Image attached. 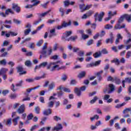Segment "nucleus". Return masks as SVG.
I'll list each match as a JSON object with an SVG mask.
<instances>
[{"label":"nucleus","instance_id":"7c9ffc66","mask_svg":"<svg viewBox=\"0 0 131 131\" xmlns=\"http://www.w3.org/2000/svg\"><path fill=\"white\" fill-rule=\"evenodd\" d=\"M112 63H115L116 65H119V64H120V61H119V59L115 58L114 60H112Z\"/></svg>","mask_w":131,"mask_h":131},{"label":"nucleus","instance_id":"a878e982","mask_svg":"<svg viewBox=\"0 0 131 131\" xmlns=\"http://www.w3.org/2000/svg\"><path fill=\"white\" fill-rule=\"evenodd\" d=\"M1 35L2 36H5H5L6 37H10V36L11 35V34L10 33H7V32L3 31L1 33Z\"/></svg>","mask_w":131,"mask_h":131},{"label":"nucleus","instance_id":"72a5a7b5","mask_svg":"<svg viewBox=\"0 0 131 131\" xmlns=\"http://www.w3.org/2000/svg\"><path fill=\"white\" fill-rule=\"evenodd\" d=\"M101 55H102V53H101V51L96 52L95 54L93 55L94 58H99V57H100Z\"/></svg>","mask_w":131,"mask_h":131},{"label":"nucleus","instance_id":"5701e85b","mask_svg":"<svg viewBox=\"0 0 131 131\" xmlns=\"http://www.w3.org/2000/svg\"><path fill=\"white\" fill-rule=\"evenodd\" d=\"M56 86V84L55 82H52L49 85V90L52 91V90H54V88Z\"/></svg>","mask_w":131,"mask_h":131},{"label":"nucleus","instance_id":"1a4fd4ad","mask_svg":"<svg viewBox=\"0 0 131 131\" xmlns=\"http://www.w3.org/2000/svg\"><path fill=\"white\" fill-rule=\"evenodd\" d=\"M17 111L19 114H23L24 111H25V105L22 104L18 109H17Z\"/></svg>","mask_w":131,"mask_h":131},{"label":"nucleus","instance_id":"603ef678","mask_svg":"<svg viewBox=\"0 0 131 131\" xmlns=\"http://www.w3.org/2000/svg\"><path fill=\"white\" fill-rule=\"evenodd\" d=\"M114 40V39L110 38L106 39V43H109V42H111V43H113Z\"/></svg>","mask_w":131,"mask_h":131},{"label":"nucleus","instance_id":"f257e3e1","mask_svg":"<svg viewBox=\"0 0 131 131\" xmlns=\"http://www.w3.org/2000/svg\"><path fill=\"white\" fill-rule=\"evenodd\" d=\"M48 62H43L41 63L38 66H36L35 67V70H36L37 69H40V68H45L46 66H47V68L51 72H53L56 70V68H59V64H60L62 65L63 64V62L61 60H58L56 62H51L48 64Z\"/></svg>","mask_w":131,"mask_h":131},{"label":"nucleus","instance_id":"864d4df0","mask_svg":"<svg viewBox=\"0 0 131 131\" xmlns=\"http://www.w3.org/2000/svg\"><path fill=\"white\" fill-rule=\"evenodd\" d=\"M41 78H45V75H43L42 76H40V77H38V76L35 77L34 78V80H39L40 79H41Z\"/></svg>","mask_w":131,"mask_h":131},{"label":"nucleus","instance_id":"ddd939ff","mask_svg":"<svg viewBox=\"0 0 131 131\" xmlns=\"http://www.w3.org/2000/svg\"><path fill=\"white\" fill-rule=\"evenodd\" d=\"M125 82H127L128 83H130V82H131V77L130 78H125V80H123L122 81V84L123 88H125Z\"/></svg>","mask_w":131,"mask_h":131},{"label":"nucleus","instance_id":"3c124183","mask_svg":"<svg viewBox=\"0 0 131 131\" xmlns=\"http://www.w3.org/2000/svg\"><path fill=\"white\" fill-rule=\"evenodd\" d=\"M42 43H43V40L41 39L37 42L36 46H37V47H40V46H41Z\"/></svg>","mask_w":131,"mask_h":131},{"label":"nucleus","instance_id":"f8f14e48","mask_svg":"<svg viewBox=\"0 0 131 131\" xmlns=\"http://www.w3.org/2000/svg\"><path fill=\"white\" fill-rule=\"evenodd\" d=\"M56 35H57V34H56V29H53L50 30L48 37H49V38H52L53 36H56Z\"/></svg>","mask_w":131,"mask_h":131},{"label":"nucleus","instance_id":"423d86ee","mask_svg":"<svg viewBox=\"0 0 131 131\" xmlns=\"http://www.w3.org/2000/svg\"><path fill=\"white\" fill-rule=\"evenodd\" d=\"M23 82V81H20L19 83L16 84V86L14 85V84H12L11 85V89L13 92H16L17 90H18V86H21L22 85V83Z\"/></svg>","mask_w":131,"mask_h":131},{"label":"nucleus","instance_id":"b1692460","mask_svg":"<svg viewBox=\"0 0 131 131\" xmlns=\"http://www.w3.org/2000/svg\"><path fill=\"white\" fill-rule=\"evenodd\" d=\"M20 119V117H17L13 119V123L14 125H17L18 124V120Z\"/></svg>","mask_w":131,"mask_h":131},{"label":"nucleus","instance_id":"a19ab883","mask_svg":"<svg viewBox=\"0 0 131 131\" xmlns=\"http://www.w3.org/2000/svg\"><path fill=\"white\" fill-rule=\"evenodd\" d=\"M90 119L91 121H94L95 119H96L97 120H98V119H99V116L98 115H95L93 117L90 118Z\"/></svg>","mask_w":131,"mask_h":131},{"label":"nucleus","instance_id":"20e7f679","mask_svg":"<svg viewBox=\"0 0 131 131\" xmlns=\"http://www.w3.org/2000/svg\"><path fill=\"white\" fill-rule=\"evenodd\" d=\"M86 89V87L85 86H83L80 88V89L76 88L75 89V93L78 96V97H80L81 96V91L83 92Z\"/></svg>","mask_w":131,"mask_h":131},{"label":"nucleus","instance_id":"13d9d810","mask_svg":"<svg viewBox=\"0 0 131 131\" xmlns=\"http://www.w3.org/2000/svg\"><path fill=\"white\" fill-rule=\"evenodd\" d=\"M25 65L26 66H27L28 67H29L31 66V61H30V60H27L25 62Z\"/></svg>","mask_w":131,"mask_h":131},{"label":"nucleus","instance_id":"c756f323","mask_svg":"<svg viewBox=\"0 0 131 131\" xmlns=\"http://www.w3.org/2000/svg\"><path fill=\"white\" fill-rule=\"evenodd\" d=\"M120 23H117V24L115 25L114 27V29H116V30H117L118 29H121V26L120 25Z\"/></svg>","mask_w":131,"mask_h":131},{"label":"nucleus","instance_id":"79ce46f5","mask_svg":"<svg viewBox=\"0 0 131 131\" xmlns=\"http://www.w3.org/2000/svg\"><path fill=\"white\" fill-rule=\"evenodd\" d=\"M98 99V97L95 96L94 98L90 101V104H95L96 103V101Z\"/></svg>","mask_w":131,"mask_h":131},{"label":"nucleus","instance_id":"69168bd1","mask_svg":"<svg viewBox=\"0 0 131 131\" xmlns=\"http://www.w3.org/2000/svg\"><path fill=\"white\" fill-rule=\"evenodd\" d=\"M114 82H115V83H116V84H119L120 83V82H121L120 81V79L115 78Z\"/></svg>","mask_w":131,"mask_h":131},{"label":"nucleus","instance_id":"338daca9","mask_svg":"<svg viewBox=\"0 0 131 131\" xmlns=\"http://www.w3.org/2000/svg\"><path fill=\"white\" fill-rule=\"evenodd\" d=\"M40 110V108L38 106H37L35 108V111L36 113V114H39V111Z\"/></svg>","mask_w":131,"mask_h":131},{"label":"nucleus","instance_id":"5fc2aeb1","mask_svg":"<svg viewBox=\"0 0 131 131\" xmlns=\"http://www.w3.org/2000/svg\"><path fill=\"white\" fill-rule=\"evenodd\" d=\"M115 78H113L111 76H110L107 77V81H113V82H114L115 81Z\"/></svg>","mask_w":131,"mask_h":131},{"label":"nucleus","instance_id":"c85d7f7f","mask_svg":"<svg viewBox=\"0 0 131 131\" xmlns=\"http://www.w3.org/2000/svg\"><path fill=\"white\" fill-rule=\"evenodd\" d=\"M10 13V14H14V11L11 9H8L5 11V14L7 16H8V15H9Z\"/></svg>","mask_w":131,"mask_h":131},{"label":"nucleus","instance_id":"f704fd0d","mask_svg":"<svg viewBox=\"0 0 131 131\" xmlns=\"http://www.w3.org/2000/svg\"><path fill=\"white\" fill-rule=\"evenodd\" d=\"M17 94H11L10 96H9V98L10 99H11V100H15V99H16L17 98Z\"/></svg>","mask_w":131,"mask_h":131},{"label":"nucleus","instance_id":"6e6d98bb","mask_svg":"<svg viewBox=\"0 0 131 131\" xmlns=\"http://www.w3.org/2000/svg\"><path fill=\"white\" fill-rule=\"evenodd\" d=\"M59 58V55H55L50 57L51 60H57Z\"/></svg>","mask_w":131,"mask_h":131},{"label":"nucleus","instance_id":"2f4dec72","mask_svg":"<svg viewBox=\"0 0 131 131\" xmlns=\"http://www.w3.org/2000/svg\"><path fill=\"white\" fill-rule=\"evenodd\" d=\"M40 85H38L33 88L28 89L27 90V93H28V94H29V93H30V92H31V91H33V90H36V89H38V88H40Z\"/></svg>","mask_w":131,"mask_h":131},{"label":"nucleus","instance_id":"e433bc0d","mask_svg":"<svg viewBox=\"0 0 131 131\" xmlns=\"http://www.w3.org/2000/svg\"><path fill=\"white\" fill-rule=\"evenodd\" d=\"M124 15H122L120 16V17L119 18L118 23H120L121 24V23H122L123 22V20H124Z\"/></svg>","mask_w":131,"mask_h":131},{"label":"nucleus","instance_id":"dca6fc26","mask_svg":"<svg viewBox=\"0 0 131 131\" xmlns=\"http://www.w3.org/2000/svg\"><path fill=\"white\" fill-rule=\"evenodd\" d=\"M17 71L18 72H20L19 73L20 75H22L23 74H26V72L23 71V67H22V66H18V67H17Z\"/></svg>","mask_w":131,"mask_h":131},{"label":"nucleus","instance_id":"aec40b11","mask_svg":"<svg viewBox=\"0 0 131 131\" xmlns=\"http://www.w3.org/2000/svg\"><path fill=\"white\" fill-rule=\"evenodd\" d=\"M54 104H55V102L54 101L49 100L47 103L48 108H53V107H54Z\"/></svg>","mask_w":131,"mask_h":131},{"label":"nucleus","instance_id":"ea45409f","mask_svg":"<svg viewBox=\"0 0 131 131\" xmlns=\"http://www.w3.org/2000/svg\"><path fill=\"white\" fill-rule=\"evenodd\" d=\"M108 69H109V64H107L104 68L103 71L105 72L104 76L107 75V70H108Z\"/></svg>","mask_w":131,"mask_h":131},{"label":"nucleus","instance_id":"f3484780","mask_svg":"<svg viewBox=\"0 0 131 131\" xmlns=\"http://www.w3.org/2000/svg\"><path fill=\"white\" fill-rule=\"evenodd\" d=\"M3 123H6V125L8 126H11V124L12 123V119L9 118L7 120H4Z\"/></svg>","mask_w":131,"mask_h":131},{"label":"nucleus","instance_id":"a211bd4d","mask_svg":"<svg viewBox=\"0 0 131 131\" xmlns=\"http://www.w3.org/2000/svg\"><path fill=\"white\" fill-rule=\"evenodd\" d=\"M21 51L23 53H26V55L28 56H32V52H27V50L25 48H21Z\"/></svg>","mask_w":131,"mask_h":131},{"label":"nucleus","instance_id":"f03ea898","mask_svg":"<svg viewBox=\"0 0 131 131\" xmlns=\"http://www.w3.org/2000/svg\"><path fill=\"white\" fill-rule=\"evenodd\" d=\"M47 45H48V43H45L44 46L42 48V51L40 52V54H41V55H40V59H41L42 58H47L48 56H51V55H52V53H53V49H52V47H49L48 49ZM47 49H48L47 52Z\"/></svg>","mask_w":131,"mask_h":131},{"label":"nucleus","instance_id":"7ed1b4c3","mask_svg":"<svg viewBox=\"0 0 131 131\" xmlns=\"http://www.w3.org/2000/svg\"><path fill=\"white\" fill-rule=\"evenodd\" d=\"M70 25H71V21L70 20L69 23L63 21L60 26H57V29L58 30H60V29H62V28H66V27H68V26H70Z\"/></svg>","mask_w":131,"mask_h":131},{"label":"nucleus","instance_id":"bf43d9fd","mask_svg":"<svg viewBox=\"0 0 131 131\" xmlns=\"http://www.w3.org/2000/svg\"><path fill=\"white\" fill-rule=\"evenodd\" d=\"M66 79H67V75L65 74H63L61 77V80H62V81H65Z\"/></svg>","mask_w":131,"mask_h":131},{"label":"nucleus","instance_id":"6e6552de","mask_svg":"<svg viewBox=\"0 0 131 131\" xmlns=\"http://www.w3.org/2000/svg\"><path fill=\"white\" fill-rule=\"evenodd\" d=\"M51 11H52V10L50 9L45 12H43L42 13H37V15L39 18H43V17H46V16H47V15H48V14H49V13L51 12Z\"/></svg>","mask_w":131,"mask_h":131},{"label":"nucleus","instance_id":"cd10ccee","mask_svg":"<svg viewBox=\"0 0 131 131\" xmlns=\"http://www.w3.org/2000/svg\"><path fill=\"white\" fill-rule=\"evenodd\" d=\"M79 8L81 10V12H83L85 11V5L84 4H80L79 5Z\"/></svg>","mask_w":131,"mask_h":131},{"label":"nucleus","instance_id":"8fccbe9b","mask_svg":"<svg viewBox=\"0 0 131 131\" xmlns=\"http://www.w3.org/2000/svg\"><path fill=\"white\" fill-rule=\"evenodd\" d=\"M53 119L55 121H59V120H62V119L60 117H58V116H53Z\"/></svg>","mask_w":131,"mask_h":131},{"label":"nucleus","instance_id":"39448f33","mask_svg":"<svg viewBox=\"0 0 131 131\" xmlns=\"http://www.w3.org/2000/svg\"><path fill=\"white\" fill-rule=\"evenodd\" d=\"M104 15H105V13L103 12H101L99 14L96 13L95 15V21L98 20L99 22H101L102 19H103V17H104Z\"/></svg>","mask_w":131,"mask_h":131},{"label":"nucleus","instance_id":"4c0bfd02","mask_svg":"<svg viewBox=\"0 0 131 131\" xmlns=\"http://www.w3.org/2000/svg\"><path fill=\"white\" fill-rule=\"evenodd\" d=\"M105 29H112L113 28V26L110 25V24H107L104 27Z\"/></svg>","mask_w":131,"mask_h":131},{"label":"nucleus","instance_id":"680f3d73","mask_svg":"<svg viewBox=\"0 0 131 131\" xmlns=\"http://www.w3.org/2000/svg\"><path fill=\"white\" fill-rule=\"evenodd\" d=\"M9 43L10 42L9 41L5 40L3 42L2 47H7V46H8V45H9Z\"/></svg>","mask_w":131,"mask_h":131},{"label":"nucleus","instance_id":"37998d69","mask_svg":"<svg viewBox=\"0 0 131 131\" xmlns=\"http://www.w3.org/2000/svg\"><path fill=\"white\" fill-rule=\"evenodd\" d=\"M13 21L14 22V23H15V24H17V25H19V24H21V20H19L16 18H14L13 19Z\"/></svg>","mask_w":131,"mask_h":131},{"label":"nucleus","instance_id":"bb28decb","mask_svg":"<svg viewBox=\"0 0 131 131\" xmlns=\"http://www.w3.org/2000/svg\"><path fill=\"white\" fill-rule=\"evenodd\" d=\"M76 38H77V36H72L70 38H69L68 39H66V40L67 41H70V40H72V41H74V40L76 39Z\"/></svg>","mask_w":131,"mask_h":131},{"label":"nucleus","instance_id":"c03bdc74","mask_svg":"<svg viewBox=\"0 0 131 131\" xmlns=\"http://www.w3.org/2000/svg\"><path fill=\"white\" fill-rule=\"evenodd\" d=\"M31 2L34 3L33 6H37V5L40 3V1L38 0H32Z\"/></svg>","mask_w":131,"mask_h":131},{"label":"nucleus","instance_id":"de8ad7c7","mask_svg":"<svg viewBox=\"0 0 131 131\" xmlns=\"http://www.w3.org/2000/svg\"><path fill=\"white\" fill-rule=\"evenodd\" d=\"M59 11L60 13H61V17H63L64 16V9L63 8H62V7H60L59 9Z\"/></svg>","mask_w":131,"mask_h":131},{"label":"nucleus","instance_id":"052dcab7","mask_svg":"<svg viewBox=\"0 0 131 131\" xmlns=\"http://www.w3.org/2000/svg\"><path fill=\"white\" fill-rule=\"evenodd\" d=\"M63 92H65L66 93H71V90L68 88H64Z\"/></svg>","mask_w":131,"mask_h":131},{"label":"nucleus","instance_id":"4be33fe9","mask_svg":"<svg viewBox=\"0 0 131 131\" xmlns=\"http://www.w3.org/2000/svg\"><path fill=\"white\" fill-rule=\"evenodd\" d=\"M124 17L127 22H131V14H124Z\"/></svg>","mask_w":131,"mask_h":131},{"label":"nucleus","instance_id":"49530a36","mask_svg":"<svg viewBox=\"0 0 131 131\" xmlns=\"http://www.w3.org/2000/svg\"><path fill=\"white\" fill-rule=\"evenodd\" d=\"M108 13H110V16L111 18L113 17V16H116V15H117V12L114 11L113 13H112V11H109Z\"/></svg>","mask_w":131,"mask_h":131},{"label":"nucleus","instance_id":"6ab92c4d","mask_svg":"<svg viewBox=\"0 0 131 131\" xmlns=\"http://www.w3.org/2000/svg\"><path fill=\"white\" fill-rule=\"evenodd\" d=\"M8 69L7 68H2L0 70V75H6V73H7V72H8Z\"/></svg>","mask_w":131,"mask_h":131},{"label":"nucleus","instance_id":"a18cd8bd","mask_svg":"<svg viewBox=\"0 0 131 131\" xmlns=\"http://www.w3.org/2000/svg\"><path fill=\"white\" fill-rule=\"evenodd\" d=\"M130 111H131V107L126 108L123 110V113L124 114H125V113H128V112H130Z\"/></svg>","mask_w":131,"mask_h":131},{"label":"nucleus","instance_id":"412c9836","mask_svg":"<svg viewBox=\"0 0 131 131\" xmlns=\"http://www.w3.org/2000/svg\"><path fill=\"white\" fill-rule=\"evenodd\" d=\"M43 115H46L48 116V115H50V114H52V110L49 108L48 110H46L43 112Z\"/></svg>","mask_w":131,"mask_h":131},{"label":"nucleus","instance_id":"4d7b16f0","mask_svg":"<svg viewBox=\"0 0 131 131\" xmlns=\"http://www.w3.org/2000/svg\"><path fill=\"white\" fill-rule=\"evenodd\" d=\"M26 81L27 82H29V83H31V82H34V79L31 78H28V79H26Z\"/></svg>","mask_w":131,"mask_h":131},{"label":"nucleus","instance_id":"0eeeda50","mask_svg":"<svg viewBox=\"0 0 131 131\" xmlns=\"http://www.w3.org/2000/svg\"><path fill=\"white\" fill-rule=\"evenodd\" d=\"M72 34V31H66L65 33L63 34L62 39L63 40L66 41V39H68V36L71 35Z\"/></svg>","mask_w":131,"mask_h":131},{"label":"nucleus","instance_id":"774afa93","mask_svg":"<svg viewBox=\"0 0 131 131\" xmlns=\"http://www.w3.org/2000/svg\"><path fill=\"white\" fill-rule=\"evenodd\" d=\"M37 127H38V125H34L31 128L30 131H33L36 128H37Z\"/></svg>","mask_w":131,"mask_h":131},{"label":"nucleus","instance_id":"9b49d317","mask_svg":"<svg viewBox=\"0 0 131 131\" xmlns=\"http://www.w3.org/2000/svg\"><path fill=\"white\" fill-rule=\"evenodd\" d=\"M62 128L63 126H62V124L58 123L53 128H52V131H59Z\"/></svg>","mask_w":131,"mask_h":131},{"label":"nucleus","instance_id":"9d476101","mask_svg":"<svg viewBox=\"0 0 131 131\" xmlns=\"http://www.w3.org/2000/svg\"><path fill=\"white\" fill-rule=\"evenodd\" d=\"M12 9L15 10L16 13H20V11H21V9L18 4H12Z\"/></svg>","mask_w":131,"mask_h":131},{"label":"nucleus","instance_id":"58836bf2","mask_svg":"<svg viewBox=\"0 0 131 131\" xmlns=\"http://www.w3.org/2000/svg\"><path fill=\"white\" fill-rule=\"evenodd\" d=\"M31 32V29H26L24 31V34L25 35H28V34H29V33H30Z\"/></svg>","mask_w":131,"mask_h":131},{"label":"nucleus","instance_id":"473e14b6","mask_svg":"<svg viewBox=\"0 0 131 131\" xmlns=\"http://www.w3.org/2000/svg\"><path fill=\"white\" fill-rule=\"evenodd\" d=\"M125 105V102H123L122 104H118L115 106V108L116 109H119V108H121V107H123V106H124Z\"/></svg>","mask_w":131,"mask_h":131},{"label":"nucleus","instance_id":"09e8293b","mask_svg":"<svg viewBox=\"0 0 131 131\" xmlns=\"http://www.w3.org/2000/svg\"><path fill=\"white\" fill-rule=\"evenodd\" d=\"M101 60H98L97 61H96L95 62H93V65L94 66V67H96L97 66H99V65H100L101 64Z\"/></svg>","mask_w":131,"mask_h":131},{"label":"nucleus","instance_id":"2eb2a0df","mask_svg":"<svg viewBox=\"0 0 131 131\" xmlns=\"http://www.w3.org/2000/svg\"><path fill=\"white\" fill-rule=\"evenodd\" d=\"M122 38H123V37L121 36V34L120 33H118L117 34V39L115 41L116 45L119 43V40L121 39V40H122Z\"/></svg>","mask_w":131,"mask_h":131},{"label":"nucleus","instance_id":"e2e57ef3","mask_svg":"<svg viewBox=\"0 0 131 131\" xmlns=\"http://www.w3.org/2000/svg\"><path fill=\"white\" fill-rule=\"evenodd\" d=\"M86 14H87V16L88 17H90V16H92V15H93V14H94V11H93L92 10H90Z\"/></svg>","mask_w":131,"mask_h":131},{"label":"nucleus","instance_id":"4468645a","mask_svg":"<svg viewBox=\"0 0 131 131\" xmlns=\"http://www.w3.org/2000/svg\"><path fill=\"white\" fill-rule=\"evenodd\" d=\"M109 91L107 92L108 94H111V93L114 92L115 90V86L113 84H110L108 85Z\"/></svg>","mask_w":131,"mask_h":131},{"label":"nucleus","instance_id":"0e129e2a","mask_svg":"<svg viewBox=\"0 0 131 131\" xmlns=\"http://www.w3.org/2000/svg\"><path fill=\"white\" fill-rule=\"evenodd\" d=\"M78 55L79 56V57H83V56H84V51H79Z\"/></svg>","mask_w":131,"mask_h":131},{"label":"nucleus","instance_id":"393cba45","mask_svg":"<svg viewBox=\"0 0 131 131\" xmlns=\"http://www.w3.org/2000/svg\"><path fill=\"white\" fill-rule=\"evenodd\" d=\"M86 73L85 71L80 72L78 75V78H82L85 76Z\"/></svg>","mask_w":131,"mask_h":131},{"label":"nucleus","instance_id":"c9c22d12","mask_svg":"<svg viewBox=\"0 0 131 131\" xmlns=\"http://www.w3.org/2000/svg\"><path fill=\"white\" fill-rule=\"evenodd\" d=\"M69 103V101L68 100V99L66 98H64L63 100H62V105L63 106H66V105H67V104H68Z\"/></svg>","mask_w":131,"mask_h":131}]
</instances>
